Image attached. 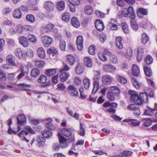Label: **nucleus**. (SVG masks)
Segmentation results:
<instances>
[{
    "label": "nucleus",
    "mask_w": 157,
    "mask_h": 157,
    "mask_svg": "<svg viewBox=\"0 0 157 157\" xmlns=\"http://www.w3.org/2000/svg\"><path fill=\"white\" fill-rule=\"evenodd\" d=\"M103 69L105 72H111L114 71L116 69V67L112 65L105 64L104 65Z\"/></svg>",
    "instance_id": "2eb2a0df"
},
{
    "label": "nucleus",
    "mask_w": 157,
    "mask_h": 157,
    "mask_svg": "<svg viewBox=\"0 0 157 157\" xmlns=\"http://www.w3.org/2000/svg\"><path fill=\"white\" fill-rule=\"evenodd\" d=\"M132 73L135 76H138L140 74V71L138 66L136 64H133L132 67Z\"/></svg>",
    "instance_id": "a211bd4d"
},
{
    "label": "nucleus",
    "mask_w": 157,
    "mask_h": 157,
    "mask_svg": "<svg viewBox=\"0 0 157 157\" xmlns=\"http://www.w3.org/2000/svg\"><path fill=\"white\" fill-rule=\"evenodd\" d=\"M80 130L79 134L82 136H83L85 135V130L84 128L83 127V125L82 123H80Z\"/></svg>",
    "instance_id": "e2e57ef3"
},
{
    "label": "nucleus",
    "mask_w": 157,
    "mask_h": 157,
    "mask_svg": "<svg viewBox=\"0 0 157 157\" xmlns=\"http://www.w3.org/2000/svg\"><path fill=\"white\" fill-rule=\"evenodd\" d=\"M144 69L146 75L147 76L149 77L152 75V73L150 68L147 66H144Z\"/></svg>",
    "instance_id": "ea45409f"
},
{
    "label": "nucleus",
    "mask_w": 157,
    "mask_h": 157,
    "mask_svg": "<svg viewBox=\"0 0 157 157\" xmlns=\"http://www.w3.org/2000/svg\"><path fill=\"white\" fill-rule=\"evenodd\" d=\"M44 7L47 10L51 11L53 10L54 6L51 2L46 1L44 5Z\"/></svg>",
    "instance_id": "dca6fc26"
},
{
    "label": "nucleus",
    "mask_w": 157,
    "mask_h": 157,
    "mask_svg": "<svg viewBox=\"0 0 157 157\" xmlns=\"http://www.w3.org/2000/svg\"><path fill=\"white\" fill-rule=\"evenodd\" d=\"M17 120L18 124L21 126L26 122V117L25 115L22 114L18 116Z\"/></svg>",
    "instance_id": "0eeeda50"
},
{
    "label": "nucleus",
    "mask_w": 157,
    "mask_h": 157,
    "mask_svg": "<svg viewBox=\"0 0 157 157\" xmlns=\"http://www.w3.org/2000/svg\"><path fill=\"white\" fill-rule=\"evenodd\" d=\"M41 40L43 46L45 47H49L53 41V39L51 37L47 35L42 36Z\"/></svg>",
    "instance_id": "20e7f679"
},
{
    "label": "nucleus",
    "mask_w": 157,
    "mask_h": 157,
    "mask_svg": "<svg viewBox=\"0 0 157 157\" xmlns=\"http://www.w3.org/2000/svg\"><path fill=\"white\" fill-rule=\"evenodd\" d=\"M88 51L90 54L94 55L95 54L94 46L93 45H91L89 48Z\"/></svg>",
    "instance_id": "0e129e2a"
},
{
    "label": "nucleus",
    "mask_w": 157,
    "mask_h": 157,
    "mask_svg": "<svg viewBox=\"0 0 157 157\" xmlns=\"http://www.w3.org/2000/svg\"><path fill=\"white\" fill-rule=\"evenodd\" d=\"M155 112L153 109L149 107L147 110L144 112V114L147 116L152 117L154 115Z\"/></svg>",
    "instance_id": "bb28decb"
},
{
    "label": "nucleus",
    "mask_w": 157,
    "mask_h": 157,
    "mask_svg": "<svg viewBox=\"0 0 157 157\" xmlns=\"http://www.w3.org/2000/svg\"><path fill=\"white\" fill-rule=\"evenodd\" d=\"M56 72V69H47L45 71V74L48 76H51L54 75Z\"/></svg>",
    "instance_id": "cd10ccee"
},
{
    "label": "nucleus",
    "mask_w": 157,
    "mask_h": 157,
    "mask_svg": "<svg viewBox=\"0 0 157 157\" xmlns=\"http://www.w3.org/2000/svg\"><path fill=\"white\" fill-rule=\"evenodd\" d=\"M132 50L130 47L126 49V52L125 53V56L126 57L129 59L131 58L132 55Z\"/></svg>",
    "instance_id": "473e14b6"
},
{
    "label": "nucleus",
    "mask_w": 157,
    "mask_h": 157,
    "mask_svg": "<svg viewBox=\"0 0 157 157\" xmlns=\"http://www.w3.org/2000/svg\"><path fill=\"white\" fill-rule=\"evenodd\" d=\"M54 25L52 23H49L44 27V30L47 32L51 31L54 28Z\"/></svg>",
    "instance_id": "3c124183"
},
{
    "label": "nucleus",
    "mask_w": 157,
    "mask_h": 157,
    "mask_svg": "<svg viewBox=\"0 0 157 157\" xmlns=\"http://www.w3.org/2000/svg\"><path fill=\"white\" fill-rule=\"evenodd\" d=\"M108 98L111 101H114L115 100V98L112 93L110 91L108 92L107 93Z\"/></svg>",
    "instance_id": "13d9d810"
},
{
    "label": "nucleus",
    "mask_w": 157,
    "mask_h": 157,
    "mask_svg": "<svg viewBox=\"0 0 157 157\" xmlns=\"http://www.w3.org/2000/svg\"><path fill=\"white\" fill-rule=\"evenodd\" d=\"M148 11L147 9L142 8L138 9L137 11V15L140 18L143 17L142 15H146L147 14Z\"/></svg>",
    "instance_id": "4468645a"
},
{
    "label": "nucleus",
    "mask_w": 157,
    "mask_h": 157,
    "mask_svg": "<svg viewBox=\"0 0 157 157\" xmlns=\"http://www.w3.org/2000/svg\"><path fill=\"white\" fill-rule=\"evenodd\" d=\"M131 81L134 86L137 89H139L140 86L139 84L137 82L136 79L134 78H131Z\"/></svg>",
    "instance_id": "de8ad7c7"
},
{
    "label": "nucleus",
    "mask_w": 157,
    "mask_h": 157,
    "mask_svg": "<svg viewBox=\"0 0 157 157\" xmlns=\"http://www.w3.org/2000/svg\"><path fill=\"white\" fill-rule=\"evenodd\" d=\"M47 53L49 55L53 53L58 54V52L55 48H52L48 50Z\"/></svg>",
    "instance_id": "bf43d9fd"
},
{
    "label": "nucleus",
    "mask_w": 157,
    "mask_h": 157,
    "mask_svg": "<svg viewBox=\"0 0 157 157\" xmlns=\"http://www.w3.org/2000/svg\"><path fill=\"white\" fill-rule=\"evenodd\" d=\"M83 82L85 88L86 89H88L90 85V79L88 78H85L83 79Z\"/></svg>",
    "instance_id": "a19ab883"
},
{
    "label": "nucleus",
    "mask_w": 157,
    "mask_h": 157,
    "mask_svg": "<svg viewBox=\"0 0 157 157\" xmlns=\"http://www.w3.org/2000/svg\"><path fill=\"white\" fill-rule=\"evenodd\" d=\"M28 38L31 42L35 43L37 42V39L36 36L31 34H29L28 35Z\"/></svg>",
    "instance_id": "c03bdc74"
},
{
    "label": "nucleus",
    "mask_w": 157,
    "mask_h": 157,
    "mask_svg": "<svg viewBox=\"0 0 157 157\" xmlns=\"http://www.w3.org/2000/svg\"><path fill=\"white\" fill-rule=\"evenodd\" d=\"M95 24V27L97 30L100 32L103 30L105 27L101 21L100 20L96 21Z\"/></svg>",
    "instance_id": "ddd939ff"
},
{
    "label": "nucleus",
    "mask_w": 157,
    "mask_h": 157,
    "mask_svg": "<svg viewBox=\"0 0 157 157\" xmlns=\"http://www.w3.org/2000/svg\"><path fill=\"white\" fill-rule=\"evenodd\" d=\"M110 60L113 63H116L118 62L117 57L114 55L111 56Z\"/></svg>",
    "instance_id": "680f3d73"
},
{
    "label": "nucleus",
    "mask_w": 157,
    "mask_h": 157,
    "mask_svg": "<svg viewBox=\"0 0 157 157\" xmlns=\"http://www.w3.org/2000/svg\"><path fill=\"white\" fill-rule=\"evenodd\" d=\"M16 56L20 58H21L23 57V53L21 49L18 48L15 51Z\"/></svg>",
    "instance_id": "603ef678"
},
{
    "label": "nucleus",
    "mask_w": 157,
    "mask_h": 157,
    "mask_svg": "<svg viewBox=\"0 0 157 157\" xmlns=\"http://www.w3.org/2000/svg\"><path fill=\"white\" fill-rule=\"evenodd\" d=\"M84 63L85 65L88 67H91L93 64L92 59L90 57L86 56L84 58Z\"/></svg>",
    "instance_id": "aec40b11"
},
{
    "label": "nucleus",
    "mask_w": 157,
    "mask_h": 157,
    "mask_svg": "<svg viewBox=\"0 0 157 157\" xmlns=\"http://www.w3.org/2000/svg\"><path fill=\"white\" fill-rule=\"evenodd\" d=\"M98 57L100 60L103 62L107 60V58L103 53L99 52L98 54Z\"/></svg>",
    "instance_id": "49530a36"
},
{
    "label": "nucleus",
    "mask_w": 157,
    "mask_h": 157,
    "mask_svg": "<svg viewBox=\"0 0 157 157\" xmlns=\"http://www.w3.org/2000/svg\"><path fill=\"white\" fill-rule=\"evenodd\" d=\"M66 88L64 83H59L57 85V89L60 90H63Z\"/></svg>",
    "instance_id": "338daca9"
},
{
    "label": "nucleus",
    "mask_w": 157,
    "mask_h": 157,
    "mask_svg": "<svg viewBox=\"0 0 157 157\" xmlns=\"http://www.w3.org/2000/svg\"><path fill=\"white\" fill-rule=\"evenodd\" d=\"M62 132L64 136L68 137V140L69 142H73L75 141L74 135L72 134L69 128H64L62 130Z\"/></svg>",
    "instance_id": "7ed1b4c3"
},
{
    "label": "nucleus",
    "mask_w": 157,
    "mask_h": 157,
    "mask_svg": "<svg viewBox=\"0 0 157 157\" xmlns=\"http://www.w3.org/2000/svg\"><path fill=\"white\" fill-rule=\"evenodd\" d=\"M84 11L86 14L90 15L93 13V9L91 6H88L85 8Z\"/></svg>",
    "instance_id": "79ce46f5"
},
{
    "label": "nucleus",
    "mask_w": 157,
    "mask_h": 157,
    "mask_svg": "<svg viewBox=\"0 0 157 157\" xmlns=\"http://www.w3.org/2000/svg\"><path fill=\"white\" fill-rule=\"evenodd\" d=\"M106 39V36L104 33H101L100 34L99 40L101 42L103 43Z\"/></svg>",
    "instance_id": "69168bd1"
},
{
    "label": "nucleus",
    "mask_w": 157,
    "mask_h": 157,
    "mask_svg": "<svg viewBox=\"0 0 157 157\" xmlns=\"http://www.w3.org/2000/svg\"><path fill=\"white\" fill-rule=\"evenodd\" d=\"M6 59L11 65L15 67L17 66V64L15 61V58L13 56L11 55H8L6 57Z\"/></svg>",
    "instance_id": "f8f14e48"
},
{
    "label": "nucleus",
    "mask_w": 157,
    "mask_h": 157,
    "mask_svg": "<svg viewBox=\"0 0 157 157\" xmlns=\"http://www.w3.org/2000/svg\"><path fill=\"white\" fill-rule=\"evenodd\" d=\"M37 53L38 56L40 58L43 59L45 57V52L43 48L42 47H40L37 49Z\"/></svg>",
    "instance_id": "412c9836"
},
{
    "label": "nucleus",
    "mask_w": 157,
    "mask_h": 157,
    "mask_svg": "<svg viewBox=\"0 0 157 157\" xmlns=\"http://www.w3.org/2000/svg\"><path fill=\"white\" fill-rule=\"evenodd\" d=\"M101 72L99 71H94V77L93 80V88L92 90L93 94H95L98 89L99 82V80L100 78Z\"/></svg>",
    "instance_id": "f257e3e1"
},
{
    "label": "nucleus",
    "mask_w": 157,
    "mask_h": 157,
    "mask_svg": "<svg viewBox=\"0 0 157 157\" xmlns=\"http://www.w3.org/2000/svg\"><path fill=\"white\" fill-rule=\"evenodd\" d=\"M148 22L146 21H142L140 24V26L143 29H146L148 28Z\"/></svg>",
    "instance_id": "6e6d98bb"
},
{
    "label": "nucleus",
    "mask_w": 157,
    "mask_h": 157,
    "mask_svg": "<svg viewBox=\"0 0 157 157\" xmlns=\"http://www.w3.org/2000/svg\"><path fill=\"white\" fill-rule=\"evenodd\" d=\"M122 29L125 34H128L129 32L128 27L126 23L123 22L122 23Z\"/></svg>",
    "instance_id": "8fccbe9b"
},
{
    "label": "nucleus",
    "mask_w": 157,
    "mask_h": 157,
    "mask_svg": "<svg viewBox=\"0 0 157 157\" xmlns=\"http://www.w3.org/2000/svg\"><path fill=\"white\" fill-rule=\"evenodd\" d=\"M140 100L141 101V104L143 102H147L148 101V97L147 94L145 93H140L139 94Z\"/></svg>",
    "instance_id": "b1692460"
},
{
    "label": "nucleus",
    "mask_w": 157,
    "mask_h": 157,
    "mask_svg": "<svg viewBox=\"0 0 157 157\" xmlns=\"http://www.w3.org/2000/svg\"><path fill=\"white\" fill-rule=\"evenodd\" d=\"M25 19L27 21L33 23L35 20L34 16L32 14H29L26 15Z\"/></svg>",
    "instance_id": "f704fd0d"
},
{
    "label": "nucleus",
    "mask_w": 157,
    "mask_h": 157,
    "mask_svg": "<svg viewBox=\"0 0 157 157\" xmlns=\"http://www.w3.org/2000/svg\"><path fill=\"white\" fill-rule=\"evenodd\" d=\"M117 78L119 82L123 84H124L127 83V80L124 77L120 75H117Z\"/></svg>",
    "instance_id": "09e8293b"
},
{
    "label": "nucleus",
    "mask_w": 157,
    "mask_h": 157,
    "mask_svg": "<svg viewBox=\"0 0 157 157\" xmlns=\"http://www.w3.org/2000/svg\"><path fill=\"white\" fill-rule=\"evenodd\" d=\"M122 38L121 36L117 37L116 39V44L117 47L119 49L123 48V45L121 43Z\"/></svg>",
    "instance_id": "5701e85b"
},
{
    "label": "nucleus",
    "mask_w": 157,
    "mask_h": 157,
    "mask_svg": "<svg viewBox=\"0 0 157 157\" xmlns=\"http://www.w3.org/2000/svg\"><path fill=\"white\" fill-rule=\"evenodd\" d=\"M113 23H110L108 24V28L112 30H117V26L116 24H113Z\"/></svg>",
    "instance_id": "052dcab7"
},
{
    "label": "nucleus",
    "mask_w": 157,
    "mask_h": 157,
    "mask_svg": "<svg viewBox=\"0 0 157 157\" xmlns=\"http://www.w3.org/2000/svg\"><path fill=\"white\" fill-rule=\"evenodd\" d=\"M130 22L132 28L135 30H137L138 27L135 18L131 19Z\"/></svg>",
    "instance_id": "37998d69"
},
{
    "label": "nucleus",
    "mask_w": 157,
    "mask_h": 157,
    "mask_svg": "<svg viewBox=\"0 0 157 157\" xmlns=\"http://www.w3.org/2000/svg\"><path fill=\"white\" fill-rule=\"evenodd\" d=\"M22 13L19 9L15 10L13 13V17L16 18L20 19L22 16Z\"/></svg>",
    "instance_id": "72a5a7b5"
},
{
    "label": "nucleus",
    "mask_w": 157,
    "mask_h": 157,
    "mask_svg": "<svg viewBox=\"0 0 157 157\" xmlns=\"http://www.w3.org/2000/svg\"><path fill=\"white\" fill-rule=\"evenodd\" d=\"M142 125L145 127H149L151 124V120L149 118H146L142 120Z\"/></svg>",
    "instance_id": "c9c22d12"
},
{
    "label": "nucleus",
    "mask_w": 157,
    "mask_h": 157,
    "mask_svg": "<svg viewBox=\"0 0 157 157\" xmlns=\"http://www.w3.org/2000/svg\"><path fill=\"white\" fill-rule=\"evenodd\" d=\"M62 19L65 22H68L70 20V14L67 12L63 13L62 17Z\"/></svg>",
    "instance_id": "58836bf2"
},
{
    "label": "nucleus",
    "mask_w": 157,
    "mask_h": 157,
    "mask_svg": "<svg viewBox=\"0 0 157 157\" xmlns=\"http://www.w3.org/2000/svg\"><path fill=\"white\" fill-rule=\"evenodd\" d=\"M110 89L112 93L114 94L116 96L119 95L120 93V91L119 88L116 86H111Z\"/></svg>",
    "instance_id": "c85d7f7f"
},
{
    "label": "nucleus",
    "mask_w": 157,
    "mask_h": 157,
    "mask_svg": "<svg viewBox=\"0 0 157 157\" xmlns=\"http://www.w3.org/2000/svg\"><path fill=\"white\" fill-rule=\"evenodd\" d=\"M67 90L72 97L75 98L78 97L79 94L77 89L73 85H69L67 88Z\"/></svg>",
    "instance_id": "39448f33"
},
{
    "label": "nucleus",
    "mask_w": 157,
    "mask_h": 157,
    "mask_svg": "<svg viewBox=\"0 0 157 157\" xmlns=\"http://www.w3.org/2000/svg\"><path fill=\"white\" fill-rule=\"evenodd\" d=\"M19 41L20 44L25 47H27L29 46V42L27 38L25 36H20L19 38Z\"/></svg>",
    "instance_id": "1a4fd4ad"
},
{
    "label": "nucleus",
    "mask_w": 157,
    "mask_h": 157,
    "mask_svg": "<svg viewBox=\"0 0 157 157\" xmlns=\"http://www.w3.org/2000/svg\"><path fill=\"white\" fill-rule=\"evenodd\" d=\"M47 121H49L48 123L45 124L47 128L52 130H54L56 129V127L52 123V120L50 118H48L45 119Z\"/></svg>",
    "instance_id": "4be33fe9"
},
{
    "label": "nucleus",
    "mask_w": 157,
    "mask_h": 157,
    "mask_svg": "<svg viewBox=\"0 0 157 157\" xmlns=\"http://www.w3.org/2000/svg\"><path fill=\"white\" fill-rule=\"evenodd\" d=\"M56 7L57 9L59 11L63 10L65 7L64 2L63 1H60L57 2Z\"/></svg>",
    "instance_id": "393cba45"
},
{
    "label": "nucleus",
    "mask_w": 157,
    "mask_h": 157,
    "mask_svg": "<svg viewBox=\"0 0 157 157\" xmlns=\"http://www.w3.org/2000/svg\"><path fill=\"white\" fill-rule=\"evenodd\" d=\"M83 37L81 36H78L77 37L76 40V44L77 48L79 50H82L83 48Z\"/></svg>",
    "instance_id": "423d86ee"
},
{
    "label": "nucleus",
    "mask_w": 157,
    "mask_h": 157,
    "mask_svg": "<svg viewBox=\"0 0 157 157\" xmlns=\"http://www.w3.org/2000/svg\"><path fill=\"white\" fill-rule=\"evenodd\" d=\"M60 79L61 82H64L66 81L70 76L69 74L66 72H60Z\"/></svg>",
    "instance_id": "6ab92c4d"
},
{
    "label": "nucleus",
    "mask_w": 157,
    "mask_h": 157,
    "mask_svg": "<svg viewBox=\"0 0 157 157\" xmlns=\"http://www.w3.org/2000/svg\"><path fill=\"white\" fill-rule=\"evenodd\" d=\"M145 61L147 64H150L153 61V58L151 56H147L145 59Z\"/></svg>",
    "instance_id": "5fc2aeb1"
},
{
    "label": "nucleus",
    "mask_w": 157,
    "mask_h": 157,
    "mask_svg": "<svg viewBox=\"0 0 157 157\" xmlns=\"http://www.w3.org/2000/svg\"><path fill=\"white\" fill-rule=\"evenodd\" d=\"M149 38L148 36L145 33H143L142 34L141 41L143 44H146L149 40Z\"/></svg>",
    "instance_id": "a18cd8bd"
},
{
    "label": "nucleus",
    "mask_w": 157,
    "mask_h": 157,
    "mask_svg": "<svg viewBox=\"0 0 157 157\" xmlns=\"http://www.w3.org/2000/svg\"><path fill=\"white\" fill-rule=\"evenodd\" d=\"M41 134L45 138H49L52 136V132L49 130H46L42 131Z\"/></svg>",
    "instance_id": "7c9ffc66"
},
{
    "label": "nucleus",
    "mask_w": 157,
    "mask_h": 157,
    "mask_svg": "<svg viewBox=\"0 0 157 157\" xmlns=\"http://www.w3.org/2000/svg\"><path fill=\"white\" fill-rule=\"evenodd\" d=\"M67 57L68 63L71 65H73L75 61V59L74 57L71 55H68L67 56Z\"/></svg>",
    "instance_id": "c756f323"
},
{
    "label": "nucleus",
    "mask_w": 157,
    "mask_h": 157,
    "mask_svg": "<svg viewBox=\"0 0 157 157\" xmlns=\"http://www.w3.org/2000/svg\"><path fill=\"white\" fill-rule=\"evenodd\" d=\"M58 136L59 143L65 145V146H63V147H65L68 146V143L67 142V140L60 133H58Z\"/></svg>",
    "instance_id": "f3484780"
},
{
    "label": "nucleus",
    "mask_w": 157,
    "mask_h": 157,
    "mask_svg": "<svg viewBox=\"0 0 157 157\" xmlns=\"http://www.w3.org/2000/svg\"><path fill=\"white\" fill-rule=\"evenodd\" d=\"M35 66L37 67L40 68L43 67L45 65V62L42 60H35L34 61Z\"/></svg>",
    "instance_id": "4c0bfd02"
},
{
    "label": "nucleus",
    "mask_w": 157,
    "mask_h": 157,
    "mask_svg": "<svg viewBox=\"0 0 157 157\" xmlns=\"http://www.w3.org/2000/svg\"><path fill=\"white\" fill-rule=\"evenodd\" d=\"M15 29L16 33H21L23 31V27L21 25L19 24L16 26Z\"/></svg>",
    "instance_id": "864d4df0"
},
{
    "label": "nucleus",
    "mask_w": 157,
    "mask_h": 157,
    "mask_svg": "<svg viewBox=\"0 0 157 157\" xmlns=\"http://www.w3.org/2000/svg\"><path fill=\"white\" fill-rule=\"evenodd\" d=\"M47 79L46 76L44 75H41L39 78L38 79V82L39 83H42V86L43 87H46L50 85L48 83H46Z\"/></svg>",
    "instance_id": "6e6552de"
},
{
    "label": "nucleus",
    "mask_w": 157,
    "mask_h": 157,
    "mask_svg": "<svg viewBox=\"0 0 157 157\" xmlns=\"http://www.w3.org/2000/svg\"><path fill=\"white\" fill-rule=\"evenodd\" d=\"M129 94L131 95L130 99L131 101L137 105H141V101L140 100L139 97L136 93L133 90H130L128 92Z\"/></svg>",
    "instance_id": "f03ea898"
},
{
    "label": "nucleus",
    "mask_w": 157,
    "mask_h": 157,
    "mask_svg": "<svg viewBox=\"0 0 157 157\" xmlns=\"http://www.w3.org/2000/svg\"><path fill=\"white\" fill-rule=\"evenodd\" d=\"M71 22L72 25L75 27L77 28L79 27L80 25L79 22L75 17H72Z\"/></svg>",
    "instance_id": "a878e982"
},
{
    "label": "nucleus",
    "mask_w": 157,
    "mask_h": 157,
    "mask_svg": "<svg viewBox=\"0 0 157 157\" xmlns=\"http://www.w3.org/2000/svg\"><path fill=\"white\" fill-rule=\"evenodd\" d=\"M113 78L108 75H105L102 77V80L103 83L105 85H108L112 82Z\"/></svg>",
    "instance_id": "9d476101"
},
{
    "label": "nucleus",
    "mask_w": 157,
    "mask_h": 157,
    "mask_svg": "<svg viewBox=\"0 0 157 157\" xmlns=\"http://www.w3.org/2000/svg\"><path fill=\"white\" fill-rule=\"evenodd\" d=\"M130 124L132 126H136L139 125L140 122L137 120H131Z\"/></svg>",
    "instance_id": "774afa93"
},
{
    "label": "nucleus",
    "mask_w": 157,
    "mask_h": 157,
    "mask_svg": "<svg viewBox=\"0 0 157 157\" xmlns=\"http://www.w3.org/2000/svg\"><path fill=\"white\" fill-rule=\"evenodd\" d=\"M126 10L128 12V17L130 19L135 18L136 14L132 7L129 6L128 9H126Z\"/></svg>",
    "instance_id": "9b49d317"
},
{
    "label": "nucleus",
    "mask_w": 157,
    "mask_h": 157,
    "mask_svg": "<svg viewBox=\"0 0 157 157\" xmlns=\"http://www.w3.org/2000/svg\"><path fill=\"white\" fill-rule=\"evenodd\" d=\"M40 74V71L39 69L34 68L33 69L31 72L30 75L31 76L36 78Z\"/></svg>",
    "instance_id": "2f4dec72"
},
{
    "label": "nucleus",
    "mask_w": 157,
    "mask_h": 157,
    "mask_svg": "<svg viewBox=\"0 0 157 157\" xmlns=\"http://www.w3.org/2000/svg\"><path fill=\"white\" fill-rule=\"evenodd\" d=\"M84 71L83 67L82 64L78 63L75 72L78 75L82 73Z\"/></svg>",
    "instance_id": "e433bc0d"
},
{
    "label": "nucleus",
    "mask_w": 157,
    "mask_h": 157,
    "mask_svg": "<svg viewBox=\"0 0 157 157\" xmlns=\"http://www.w3.org/2000/svg\"><path fill=\"white\" fill-rule=\"evenodd\" d=\"M66 47V43L63 40H61L60 42L59 48L61 51L65 50Z\"/></svg>",
    "instance_id": "4d7b16f0"
}]
</instances>
